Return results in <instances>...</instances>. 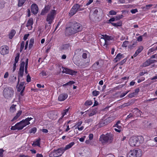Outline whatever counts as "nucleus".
Segmentation results:
<instances>
[{"instance_id": "9d476101", "label": "nucleus", "mask_w": 157, "mask_h": 157, "mask_svg": "<svg viewBox=\"0 0 157 157\" xmlns=\"http://www.w3.org/2000/svg\"><path fill=\"white\" fill-rule=\"evenodd\" d=\"M25 65V62L24 61L22 62L21 64L19 71L18 72V81L17 84H18L20 79H21V81H22L23 80L22 79H21V78H22L23 75Z\"/></svg>"}, {"instance_id": "bf43d9fd", "label": "nucleus", "mask_w": 157, "mask_h": 157, "mask_svg": "<svg viewBox=\"0 0 157 157\" xmlns=\"http://www.w3.org/2000/svg\"><path fill=\"white\" fill-rule=\"evenodd\" d=\"M93 135L92 134H90L89 136V138L90 140H91L93 139Z\"/></svg>"}, {"instance_id": "a878e982", "label": "nucleus", "mask_w": 157, "mask_h": 157, "mask_svg": "<svg viewBox=\"0 0 157 157\" xmlns=\"http://www.w3.org/2000/svg\"><path fill=\"white\" fill-rule=\"evenodd\" d=\"M22 111L21 110L19 111L16 114V115L13 117V119L11 120L12 121L17 120L21 115L22 113Z\"/></svg>"}, {"instance_id": "a211bd4d", "label": "nucleus", "mask_w": 157, "mask_h": 157, "mask_svg": "<svg viewBox=\"0 0 157 157\" xmlns=\"http://www.w3.org/2000/svg\"><path fill=\"white\" fill-rule=\"evenodd\" d=\"M33 23V20L32 18L29 19L28 21L26 26L29 30H31L32 28V25Z\"/></svg>"}, {"instance_id": "4c0bfd02", "label": "nucleus", "mask_w": 157, "mask_h": 157, "mask_svg": "<svg viewBox=\"0 0 157 157\" xmlns=\"http://www.w3.org/2000/svg\"><path fill=\"white\" fill-rule=\"evenodd\" d=\"M19 58V54L17 53L16 55V56L15 58V63L17 64V63L18 62Z\"/></svg>"}, {"instance_id": "c85d7f7f", "label": "nucleus", "mask_w": 157, "mask_h": 157, "mask_svg": "<svg viewBox=\"0 0 157 157\" xmlns=\"http://www.w3.org/2000/svg\"><path fill=\"white\" fill-rule=\"evenodd\" d=\"M101 10L99 8H95L93 9V13L94 16L96 17V15L98 14V12H100Z\"/></svg>"}, {"instance_id": "412c9836", "label": "nucleus", "mask_w": 157, "mask_h": 157, "mask_svg": "<svg viewBox=\"0 0 157 157\" xmlns=\"http://www.w3.org/2000/svg\"><path fill=\"white\" fill-rule=\"evenodd\" d=\"M137 42L135 40H132L131 42V44L128 45V48L130 49H132L137 45Z\"/></svg>"}, {"instance_id": "473e14b6", "label": "nucleus", "mask_w": 157, "mask_h": 157, "mask_svg": "<svg viewBox=\"0 0 157 157\" xmlns=\"http://www.w3.org/2000/svg\"><path fill=\"white\" fill-rule=\"evenodd\" d=\"M150 64H151L150 62L148 59L143 63V67H145L149 65Z\"/></svg>"}, {"instance_id": "49530a36", "label": "nucleus", "mask_w": 157, "mask_h": 157, "mask_svg": "<svg viewBox=\"0 0 157 157\" xmlns=\"http://www.w3.org/2000/svg\"><path fill=\"white\" fill-rule=\"evenodd\" d=\"M129 91H127L125 93H123L121 95H120V98H122L124 97L128 92Z\"/></svg>"}, {"instance_id": "423d86ee", "label": "nucleus", "mask_w": 157, "mask_h": 157, "mask_svg": "<svg viewBox=\"0 0 157 157\" xmlns=\"http://www.w3.org/2000/svg\"><path fill=\"white\" fill-rule=\"evenodd\" d=\"M142 154L140 149L131 150L128 154L127 157H140Z\"/></svg>"}, {"instance_id": "e2e57ef3", "label": "nucleus", "mask_w": 157, "mask_h": 157, "mask_svg": "<svg viewBox=\"0 0 157 157\" xmlns=\"http://www.w3.org/2000/svg\"><path fill=\"white\" fill-rule=\"evenodd\" d=\"M17 67V64L16 63H14L13 64V71L14 72L15 71L16 69V67Z\"/></svg>"}, {"instance_id": "69168bd1", "label": "nucleus", "mask_w": 157, "mask_h": 157, "mask_svg": "<svg viewBox=\"0 0 157 157\" xmlns=\"http://www.w3.org/2000/svg\"><path fill=\"white\" fill-rule=\"evenodd\" d=\"M93 0H89L86 3V5L88 6L93 2Z\"/></svg>"}, {"instance_id": "3c124183", "label": "nucleus", "mask_w": 157, "mask_h": 157, "mask_svg": "<svg viewBox=\"0 0 157 157\" xmlns=\"http://www.w3.org/2000/svg\"><path fill=\"white\" fill-rule=\"evenodd\" d=\"M133 115L132 113H130L129 114V115H128L127 116V117L126 118V119H128L133 117Z\"/></svg>"}, {"instance_id": "72a5a7b5", "label": "nucleus", "mask_w": 157, "mask_h": 157, "mask_svg": "<svg viewBox=\"0 0 157 157\" xmlns=\"http://www.w3.org/2000/svg\"><path fill=\"white\" fill-rule=\"evenodd\" d=\"M36 130L37 129L36 127H33L29 131V133L34 134L36 132Z\"/></svg>"}, {"instance_id": "f704fd0d", "label": "nucleus", "mask_w": 157, "mask_h": 157, "mask_svg": "<svg viewBox=\"0 0 157 157\" xmlns=\"http://www.w3.org/2000/svg\"><path fill=\"white\" fill-rule=\"evenodd\" d=\"M112 25L114 26H119L121 25V23L120 22H117V23L110 22Z\"/></svg>"}, {"instance_id": "1a4fd4ad", "label": "nucleus", "mask_w": 157, "mask_h": 157, "mask_svg": "<svg viewBox=\"0 0 157 157\" xmlns=\"http://www.w3.org/2000/svg\"><path fill=\"white\" fill-rule=\"evenodd\" d=\"M82 5H79L78 4H75L71 9L69 14L71 16H72L74 15L76 12L79 11H81L83 10V9L81 8Z\"/></svg>"}, {"instance_id": "cd10ccee", "label": "nucleus", "mask_w": 157, "mask_h": 157, "mask_svg": "<svg viewBox=\"0 0 157 157\" xmlns=\"http://www.w3.org/2000/svg\"><path fill=\"white\" fill-rule=\"evenodd\" d=\"M40 138H39L37 140H36L32 144V146L34 147H35L36 146H38V147H40Z\"/></svg>"}, {"instance_id": "680f3d73", "label": "nucleus", "mask_w": 157, "mask_h": 157, "mask_svg": "<svg viewBox=\"0 0 157 157\" xmlns=\"http://www.w3.org/2000/svg\"><path fill=\"white\" fill-rule=\"evenodd\" d=\"M9 76V73L8 72H6L5 73L4 76V78H7Z\"/></svg>"}, {"instance_id": "5701e85b", "label": "nucleus", "mask_w": 157, "mask_h": 157, "mask_svg": "<svg viewBox=\"0 0 157 157\" xmlns=\"http://www.w3.org/2000/svg\"><path fill=\"white\" fill-rule=\"evenodd\" d=\"M74 144L75 143L74 142H71L69 144L67 145L64 148H63V150H64V151H65L71 148Z\"/></svg>"}, {"instance_id": "e433bc0d", "label": "nucleus", "mask_w": 157, "mask_h": 157, "mask_svg": "<svg viewBox=\"0 0 157 157\" xmlns=\"http://www.w3.org/2000/svg\"><path fill=\"white\" fill-rule=\"evenodd\" d=\"M123 17V16L122 15H117L116 16H115L114 17L115 18V20H117L122 18Z\"/></svg>"}, {"instance_id": "a18cd8bd", "label": "nucleus", "mask_w": 157, "mask_h": 157, "mask_svg": "<svg viewBox=\"0 0 157 157\" xmlns=\"http://www.w3.org/2000/svg\"><path fill=\"white\" fill-rule=\"evenodd\" d=\"M130 12L134 14L138 12V10L136 9H132L131 10Z\"/></svg>"}, {"instance_id": "9b49d317", "label": "nucleus", "mask_w": 157, "mask_h": 157, "mask_svg": "<svg viewBox=\"0 0 157 157\" xmlns=\"http://www.w3.org/2000/svg\"><path fill=\"white\" fill-rule=\"evenodd\" d=\"M62 67L63 69L62 71L63 73H66L71 75H75L77 73V72L71 70L67 68H64L63 67Z\"/></svg>"}, {"instance_id": "20e7f679", "label": "nucleus", "mask_w": 157, "mask_h": 157, "mask_svg": "<svg viewBox=\"0 0 157 157\" xmlns=\"http://www.w3.org/2000/svg\"><path fill=\"white\" fill-rule=\"evenodd\" d=\"M56 14V11L55 10H52L48 13L46 17V20L48 22V24H51L55 17Z\"/></svg>"}, {"instance_id": "603ef678", "label": "nucleus", "mask_w": 157, "mask_h": 157, "mask_svg": "<svg viewBox=\"0 0 157 157\" xmlns=\"http://www.w3.org/2000/svg\"><path fill=\"white\" fill-rule=\"evenodd\" d=\"M31 80V77L29 75H28L27 77L26 81L28 82H29Z\"/></svg>"}, {"instance_id": "37998d69", "label": "nucleus", "mask_w": 157, "mask_h": 157, "mask_svg": "<svg viewBox=\"0 0 157 157\" xmlns=\"http://www.w3.org/2000/svg\"><path fill=\"white\" fill-rule=\"evenodd\" d=\"M99 94V92L98 91L94 90L93 91L92 94L94 96H97Z\"/></svg>"}, {"instance_id": "4be33fe9", "label": "nucleus", "mask_w": 157, "mask_h": 157, "mask_svg": "<svg viewBox=\"0 0 157 157\" xmlns=\"http://www.w3.org/2000/svg\"><path fill=\"white\" fill-rule=\"evenodd\" d=\"M123 58V55L121 54L120 53H119L117 55L116 57L114 58V61L116 62H117Z\"/></svg>"}, {"instance_id": "6e6552de", "label": "nucleus", "mask_w": 157, "mask_h": 157, "mask_svg": "<svg viewBox=\"0 0 157 157\" xmlns=\"http://www.w3.org/2000/svg\"><path fill=\"white\" fill-rule=\"evenodd\" d=\"M64 152L63 148H60L56 150H54L49 155L50 157H57L61 156Z\"/></svg>"}, {"instance_id": "f8f14e48", "label": "nucleus", "mask_w": 157, "mask_h": 157, "mask_svg": "<svg viewBox=\"0 0 157 157\" xmlns=\"http://www.w3.org/2000/svg\"><path fill=\"white\" fill-rule=\"evenodd\" d=\"M79 154L81 157H90V151L88 148H86L82 152Z\"/></svg>"}, {"instance_id": "f257e3e1", "label": "nucleus", "mask_w": 157, "mask_h": 157, "mask_svg": "<svg viewBox=\"0 0 157 157\" xmlns=\"http://www.w3.org/2000/svg\"><path fill=\"white\" fill-rule=\"evenodd\" d=\"M82 29V26L80 23L75 22L72 23L71 26L66 28V34L67 35H71L81 31Z\"/></svg>"}, {"instance_id": "6e6d98bb", "label": "nucleus", "mask_w": 157, "mask_h": 157, "mask_svg": "<svg viewBox=\"0 0 157 157\" xmlns=\"http://www.w3.org/2000/svg\"><path fill=\"white\" fill-rule=\"evenodd\" d=\"M150 62V64L154 63L155 62H157V61L155 60H151L150 59H149Z\"/></svg>"}, {"instance_id": "0e129e2a", "label": "nucleus", "mask_w": 157, "mask_h": 157, "mask_svg": "<svg viewBox=\"0 0 157 157\" xmlns=\"http://www.w3.org/2000/svg\"><path fill=\"white\" fill-rule=\"evenodd\" d=\"M28 59H26V61H25V68H28Z\"/></svg>"}, {"instance_id": "774afa93", "label": "nucleus", "mask_w": 157, "mask_h": 157, "mask_svg": "<svg viewBox=\"0 0 157 157\" xmlns=\"http://www.w3.org/2000/svg\"><path fill=\"white\" fill-rule=\"evenodd\" d=\"M105 157H115L114 155L112 154H109L106 155Z\"/></svg>"}, {"instance_id": "09e8293b", "label": "nucleus", "mask_w": 157, "mask_h": 157, "mask_svg": "<svg viewBox=\"0 0 157 157\" xmlns=\"http://www.w3.org/2000/svg\"><path fill=\"white\" fill-rule=\"evenodd\" d=\"M143 39V36H139L137 39V40L138 41H142Z\"/></svg>"}, {"instance_id": "a19ab883", "label": "nucleus", "mask_w": 157, "mask_h": 157, "mask_svg": "<svg viewBox=\"0 0 157 157\" xmlns=\"http://www.w3.org/2000/svg\"><path fill=\"white\" fill-rule=\"evenodd\" d=\"M143 48L142 46H140L139 48L136 51V52L139 54L143 50Z\"/></svg>"}, {"instance_id": "de8ad7c7", "label": "nucleus", "mask_w": 157, "mask_h": 157, "mask_svg": "<svg viewBox=\"0 0 157 157\" xmlns=\"http://www.w3.org/2000/svg\"><path fill=\"white\" fill-rule=\"evenodd\" d=\"M68 110L69 109H67L64 111L62 113V114L63 115L62 117H63L64 115H65L68 112Z\"/></svg>"}, {"instance_id": "0eeeda50", "label": "nucleus", "mask_w": 157, "mask_h": 157, "mask_svg": "<svg viewBox=\"0 0 157 157\" xmlns=\"http://www.w3.org/2000/svg\"><path fill=\"white\" fill-rule=\"evenodd\" d=\"M141 138L140 136L131 137L129 141L130 145L132 147L139 146L140 143V141H139V140Z\"/></svg>"}, {"instance_id": "338daca9", "label": "nucleus", "mask_w": 157, "mask_h": 157, "mask_svg": "<svg viewBox=\"0 0 157 157\" xmlns=\"http://www.w3.org/2000/svg\"><path fill=\"white\" fill-rule=\"evenodd\" d=\"M151 58H156L157 59V54H155L152 56L151 57Z\"/></svg>"}, {"instance_id": "13d9d810", "label": "nucleus", "mask_w": 157, "mask_h": 157, "mask_svg": "<svg viewBox=\"0 0 157 157\" xmlns=\"http://www.w3.org/2000/svg\"><path fill=\"white\" fill-rule=\"evenodd\" d=\"M86 137V136H84L83 137L80 138L79 139V141L81 142H83L85 140V139Z\"/></svg>"}, {"instance_id": "8fccbe9b", "label": "nucleus", "mask_w": 157, "mask_h": 157, "mask_svg": "<svg viewBox=\"0 0 157 157\" xmlns=\"http://www.w3.org/2000/svg\"><path fill=\"white\" fill-rule=\"evenodd\" d=\"M4 150L2 149H0V157H2L3 156V153Z\"/></svg>"}, {"instance_id": "052dcab7", "label": "nucleus", "mask_w": 157, "mask_h": 157, "mask_svg": "<svg viewBox=\"0 0 157 157\" xmlns=\"http://www.w3.org/2000/svg\"><path fill=\"white\" fill-rule=\"evenodd\" d=\"M98 66H97L94 63L92 66V68L94 70H96L98 68Z\"/></svg>"}, {"instance_id": "bb28decb", "label": "nucleus", "mask_w": 157, "mask_h": 157, "mask_svg": "<svg viewBox=\"0 0 157 157\" xmlns=\"http://www.w3.org/2000/svg\"><path fill=\"white\" fill-rule=\"evenodd\" d=\"M141 112L138 109H135L133 110V113L137 116H140Z\"/></svg>"}, {"instance_id": "7ed1b4c3", "label": "nucleus", "mask_w": 157, "mask_h": 157, "mask_svg": "<svg viewBox=\"0 0 157 157\" xmlns=\"http://www.w3.org/2000/svg\"><path fill=\"white\" fill-rule=\"evenodd\" d=\"M113 139V135L111 133H108L106 134H102L101 135L99 140L103 144L107 143H111Z\"/></svg>"}, {"instance_id": "79ce46f5", "label": "nucleus", "mask_w": 157, "mask_h": 157, "mask_svg": "<svg viewBox=\"0 0 157 157\" xmlns=\"http://www.w3.org/2000/svg\"><path fill=\"white\" fill-rule=\"evenodd\" d=\"M92 104V102L91 101H86L85 105L86 106L90 105Z\"/></svg>"}, {"instance_id": "c9c22d12", "label": "nucleus", "mask_w": 157, "mask_h": 157, "mask_svg": "<svg viewBox=\"0 0 157 157\" xmlns=\"http://www.w3.org/2000/svg\"><path fill=\"white\" fill-rule=\"evenodd\" d=\"M129 44V42L128 41L125 40L123 43L122 46L123 47H126Z\"/></svg>"}, {"instance_id": "39448f33", "label": "nucleus", "mask_w": 157, "mask_h": 157, "mask_svg": "<svg viewBox=\"0 0 157 157\" xmlns=\"http://www.w3.org/2000/svg\"><path fill=\"white\" fill-rule=\"evenodd\" d=\"M13 89L11 87H6L3 90V94L4 97L7 99L12 97L14 94Z\"/></svg>"}, {"instance_id": "2f4dec72", "label": "nucleus", "mask_w": 157, "mask_h": 157, "mask_svg": "<svg viewBox=\"0 0 157 157\" xmlns=\"http://www.w3.org/2000/svg\"><path fill=\"white\" fill-rule=\"evenodd\" d=\"M26 0H19L18 6L19 7L21 6L24 3Z\"/></svg>"}, {"instance_id": "393cba45", "label": "nucleus", "mask_w": 157, "mask_h": 157, "mask_svg": "<svg viewBox=\"0 0 157 157\" xmlns=\"http://www.w3.org/2000/svg\"><path fill=\"white\" fill-rule=\"evenodd\" d=\"M102 36L105 40H109L113 39V38L112 36H109L106 34L103 35Z\"/></svg>"}, {"instance_id": "5fc2aeb1", "label": "nucleus", "mask_w": 157, "mask_h": 157, "mask_svg": "<svg viewBox=\"0 0 157 157\" xmlns=\"http://www.w3.org/2000/svg\"><path fill=\"white\" fill-rule=\"evenodd\" d=\"M29 36V34H25L24 36L23 39L25 40L28 38V37Z\"/></svg>"}, {"instance_id": "4d7b16f0", "label": "nucleus", "mask_w": 157, "mask_h": 157, "mask_svg": "<svg viewBox=\"0 0 157 157\" xmlns=\"http://www.w3.org/2000/svg\"><path fill=\"white\" fill-rule=\"evenodd\" d=\"M126 59H124L122 60L120 63V64L121 65H123L125 62H126Z\"/></svg>"}, {"instance_id": "2eb2a0df", "label": "nucleus", "mask_w": 157, "mask_h": 157, "mask_svg": "<svg viewBox=\"0 0 157 157\" xmlns=\"http://www.w3.org/2000/svg\"><path fill=\"white\" fill-rule=\"evenodd\" d=\"M38 6L36 4H32L31 6V11L34 14H37L38 12Z\"/></svg>"}, {"instance_id": "58836bf2", "label": "nucleus", "mask_w": 157, "mask_h": 157, "mask_svg": "<svg viewBox=\"0 0 157 157\" xmlns=\"http://www.w3.org/2000/svg\"><path fill=\"white\" fill-rule=\"evenodd\" d=\"M70 47V45L68 44H67L63 45L62 47L63 49L66 50L68 49Z\"/></svg>"}, {"instance_id": "c03bdc74", "label": "nucleus", "mask_w": 157, "mask_h": 157, "mask_svg": "<svg viewBox=\"0 0 157 157\" xmlns=\"http://www.w3.org/2000/svg\"><path fill=\"white\" fill-rule=\"evenodd\" d=\"M109 13L110 15H115L116 14V12L113 10L110 11L109 12Z\"/></svg>"}, {"instance_id": "dca6fc26", "label": "nucleus", "mask_w": 157, "mask_h": 157, "mask_svg": "<svg viewBox=\"0 0 157 157\" xmlns=\"http://www.w3.org/2000/svg\"><path fill=\"white\" fill-rule=\"evenodd\" d=\"M50 9V6L49 5H46L45 6L44 8L42 10L40 13V14L42 15H44L49 11Z\"/></svg>"}, {"instance_id": "7c9ffc66", "label": "nucleus", "mask_w": 157, "mask_h": 157, "mask_svg": "<svg viewBox=\"0 0 157 157\" xmlns=\"http://www.w3.org/2000/svg\"><path fill=\"white\" fill-rule=\"evenodd\" d=\"M16 106V105H13L10 107V111L12 113L14 112L16 110L15 108Z\"/></svg>"}, {"instance_id": "4468645a", "label": "nucleus", "mask_w": 157, "mask_h": 157, "mask_svg": "<svg viewBox=\"0 0 157 157\" xmlns=\"http://www.w3.org/2000/svg\"><path fill=\"white\" fill-rule=\"evenodd\" d=\"M9 52V48L7 46H2L0 48V53L2 55H4L7 54Z\"/></svg>"}, {"instance_id": "f03ea898", "label": "nucleus", "mask_w": 157, "mask_h": 157, "mask_svg": "<svg viewBox=\"0 0 157 157\" xmlns=\"http://www.w3.org/2000/svg\"><path fill=\"white\" fill-rule=\"evenodd\" d=\"M33 119L31 117H28L17 123L15 125L12 126L11 129L13 130L22 129L24 127L30 124L29 121Z\"/></svg>"}, {"instance_id": "864d4df0", "label": "nucleus", "mask_w": 157, "mask_h": 157, "mask_svg": "<svg viewBox=\"0 0 157 157\" xmlns=\"http://www.w3.org/2000/svg\"><path fill=\"white\" fill-rule=\"evenodd\" d=\"M105 44L103 45L104 47L106 48L107 47V45L108 44V40H105Z\"/></svg>"}, {"instance_id": "ddd939ff", "label": "nucleus", "mask_w": 157, "mask_h": 157, "mask_svg": "<svg viewBox=\"0 0 157 157\" xmlns=\"http://www.w3.org/2000/svg\"><path fill=\"white\" fill-rule=\"evenodd\" d=\"M113 119V118L111 117H109L105 120H101V121L98 124V127H101L106 124V121L109 122L110 121L112 120Z\"/></svg>"}, {"instance_id": "ea45409f", "label": "nucleus", "mask_w": 157, "mask_h": 157, "mask_svg": "<svg viewBox=\"0 0 157 157\" xmlns=\"http://www.w3.org/2000/svg\"><path fill=\"white\" fill-rule=\"evenodd\" d=\"M82 122L80 121L78 122L76 124H75L74 126V127H75V129H77V128L79 127L82 124Z\"/></svg>"}, {"instance_id": "f3484780", "label": "nucleus", "mask_w": 157, "mask_h": 157, "mask_svg": "<svg viewBox=\"0 0 157 157\" xmlns=\"http://www.w3.org/2000/svg\"><path fill=\"white\" fill-rule=\"evenodd\" d=\"M68 95L67 94H60L58 97V100L60 101H62L64 100L67 97Z\"/></svg>"}, {"instance_id": "c756f323", "label": "nucleus", "mask_w": 157, "mask_h": 157, "mask_svg": "<svg viewBox=\"0 0 157 157\" xmlns=\"http://www.w3.org/2000/svg\"><path fill=\"white\" fill-rule=\"evenodd\" d=\"M16 33V31L14 30H12L9 34V38L12 39Z\"/></svg>"}, {"instance_id": "b1692460", "label": "nucleus", "mask_w": 157, "mask_h": 157, "mask_svg": "<svg viewBox=\"0 0 157 157\" xmlns=\"http://www.w3.org/2000/svg\"><path fill=\"white\" fill-rule=\"evenodd\" d=\"M74 144L75 143L74 142H71L69 144L67 145L64 148H63V150H64V151H65L71 148Z\"/></svg>"}, {"instance_id": "aec40b11", "label": "nucleus", "mask_w": 157, "mask_h": 157, "mask_svg": "<svg viewBox=\"0 0 157 157\" xmlns=\"http://www.w3.org/2000/svg\"><path fill=\"white\" fill-rule=\"evenodd\" d=\"M23 80L24 81V80ZM25 84V82L24 81H22L20 83V84L18 87L17 91H20L23 90L24 87H25V86H24Z\"/></svg>"}, {"instance_id": "6ab92c4d", "label": "nucleus", "mask_w": 157, "mask_h": 157, "mask_svg": "<svg viewBox=\"0 0 157 157\" xmlns=\"http://www.w3.org/2000/svg\"><path fill=\"white\" fill-rule=\"evenodd\" d=\"M90 113L89 114V116L90 117L92 116L97 113V109L95 108L93 109H90Z\"/></svg>"}]
</instances>
